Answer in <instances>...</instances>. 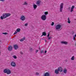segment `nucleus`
<instances>
[{
	"instance_id": "bb28decb",
	"label": "nucleus",
	"mask_w": 76,
	"mask_h": 76,
	"mask_svg": "<svg viewBox=\"0 0 76 76\" xmlns=\"http://www.w3.org/2000/svg\"><path fill=\"white\" fill-rule=\"evenodd\" d=\"M45 15H48V12H45Z\"/></svg>"
},
{
	"instance_id": "ea45409f",
	"label": "nucleus",
	"mask_w": 76,
	"mask_h": 76,
	"mask_svg": "<svg viewBox=\"0 0 76 76\" xmlns=\"http://www.w3.org/2000/svg\"><path fill=\"white\" fill-rule=\"evenodd\" d=\"M49 37V34L48 35V37Z\"/></svg>"
},
{
	"instance_id": "f3484780",
	"label": "nucleus",
	"mask_w": 76,
	"mask_h": 76,
	"mask_svg": "<svg viewBox=\"0 0 76 76\" xmlns=\"http://www.w3.org/2000/svg\"><path fill=\"white\" fill-rule=\"evenodd\" d=\"M25 39V37H24L22 39H20V41H21V42H22L23 41H24V40Z\"/></svg>"
},
{
	"instance_id": "4be33fe9",
	"label": "nucleus",
	"mask_w": 76,
	"mask_h": 76,
	"mask_svg": "<svg viewBox=\"0 0 76 76\" xmlns=\"http://www.w3.org/2000/svg\"><path fill=\"white\" fill-rule=\"evenodd\" d=\"M71 60H75V56H72L71 58Z\"/></svg>"
},
{
	"instance_id": "cd10ccee",
	"label": "nucleus",
	"mask_w": 76,
	"mask_h": 76,
	"mask_svg": "<svg viewBox=\"0 0 76 76\" xmlns=\"http://www.w3.org/2000/svg\"><path fill=\"white\" fill-rule=\"evenodd\" d=\"M36 75H39V73L38 72H36Z\"/></svg>"
},
{
	"instance_id": "6e6552de",
	"label": "nucleus",
	"mask_w": 76,
	"mask_h": 76,
	"mask_svg": "<svg viewBox=\"0 0 76 76\" xmlns=\"http://www.w3.org/2000/svg\"><path fill=\"white\" fill-rule=\"evenodd\" d=\"M20 19L21 20L23 21V20H25V17L23 16H22L20 17Z\"/></svg>"
},
{
	"instance_id": "f704fd0d",
	"label": "nucleus",
	"mask_w": 76,
	"mask_h": 76,
	"mask_svg": "<svg viewBox=\"0 0 76 76\" xmlns=\"http://www.w3.org/2000/svg\"><path fill=\"white\" fill-rule=\"evenodd\" d=\"M51 37H48V39H51Z\"/></svg>"
},
{
	"instance_id": "b1692460",
	"label": "nucleus",
	"mask_w": 76,
	"mask_h": 76,
	"mask_svg": "<svg viewBox=\"0 0 76 76\" xmlns=\"http://www.w3.org/2000/svg\"><path fill=\"white\" fill-rule=\"evenodd\" d=\"M13 57L15 59H16V58H17V57L15 56H13Z\"/></svg>"
},
{
	"instance_id": "5701e85b",
	"label": "nucleus",
	"mask_w": 76,
	"mask_h": 76,
	"mask_svg": "<svg viewBox=\"0 0 76 76\" xmlns=\"http://www.w3.org/2000/svg\"><path fill=\"white\" fill-rule=\"evenodd\" d=\"M23 4V5H28V3H27L26 2H25Z\"/></svg>"
},
{
	"instance_id": "dca6fc26",
	"label": "nucleus",
	"mask_w": 76,
	"mask_h": 76,
	"mask_svg": "<svg viewBox=\"0 0 76 76\" xmlns=\"http://www.w3.org/2000/svg\"><path fill=\"white\" fill-rule=\"evenodd\" d=\"M44 76H50L48 72H46L44 75Z\"/></svg>"
},
{
	"instance_id": "7c9ffc66",
	"label": "nucleus",
	"mask_w": 76,
	"mask_h": 76,
	"mask_svg": "<svg viewBox=\"0 0 76 76\" xmlns=\"http://www.w3.org/2000/svg\"><path fill=\"white\" fill-rule=\"evenodd\" d=\"M20 54H21V55H22V54H23V52H22V51H20Z\"/></svg>"
},
{
	"instance_id": "f03ea898",
	"label": "nucleus",
	"mask_w": 76,
	"mask_h": 76,
	"mask_svg": "<svg viewBox=\"0 0 76 76\" xmlns=\"http://www.w3.org/2000/svg\"><path fill=\"white\" fill-rule=\"evenodd\" d=\"M11 15V14L9 13H5L3 14V17L4 19L6 18Z\"/></svg>"
},
{
	"instance_id": "c756f323",
	"label": "nucleus",
	"mask_w": 76,
	"mask_h": 76,
	"mask_svg": "<svg viewBox=\"0 0 76 76\" xmlns=\"http://www.w3.org/2000/svg\"><path fill=\"white\" fill-rule=\"evenodd\" d=\"M25 26H28V23H26L25 24Z\"/></svg>"
},
{
	"instance_id": "72a5a7b5",
	"label": "nucleus",
	"mask_w": 76,
	"mask_h": 76,
	"mask_svg": "<svg viewBox=\"0 0 76 76\" xmlns=\"http://www.w3.org/2000/svg\"><path fill=\"white\" fill-rule=\"evenodd\" d=\"M75 36H74L73 37V39H74V40H75Z\"/></svg>"
},
{
	"instance_id": "c03bdc74",
	"label": "nucleus",
	"mask_w": 76,
	"mask_h": 76,
	"mask_svg": "<svg viewBox=\"0 0 76 76\" xmlns=\"http://www.w3.org/2000/svg\"><path fill=\"white\" fill-rule=\"evenodd\" d=\"M0 42H1V41H0Z\"/></svg>"
},
{
	"instance_id": "37998d69",
	"label": "nucleus",
	"mask_w": 76,
	"mask_h": 76,
	"mask_svg": "<svg viewBox=\"0 0 76 76\" xmlns=\"http://www.w3.org/2000/svg\"><path fill=\"white\" fill-rule=\"evenodd\" d=\"M39 49H40V47H39Z\"/></svg>"
},
{
	"instance_id": "f257e3e1",
	"label": "nucleus",
	"mask_w": 76,
	"mask_h": 76,
	"mask_svg": "<svg viewBox=\"0 0 76 76\" xmlns=\"http://www.w3.org/2000/svg\"><path fill=\"white\" fill-rule=\"evenodd\" d=\"M4 72L5 73H7V75H9L11 73V71L9 69H5L4 70Z\"/></svg>"
},
{
	"instance_id": "58836bf2",
	"label": "nucleus",
	"mask_w": 76,
	"mask_h": 76,
	"mask_svg": "<svg viewBox=\"0 0 76 76\" xmlns=\"http://www.w3.org/2000/svg\"><path fill=\"white\" fill-rule=\"evenodd\" d=\"M32 50V48H31L30 49V50Z\"/></svg>"
},
{
	"instance_id": "1a4fd4ad",
	"label": "nucleus",
	"mask_w": 76,
	"mask_h": 76,
	"mask_svg": "<svg viewBox=\"0 0 76 76\" xmlns=\"http://www.w3.org/2000/svg\"><path fill=\"white\" fill-rule=\"evenodd\" d=\"M58 70L59 72H62V71H63V68L61 67H59L58 68Z\"/></svg>"
},
{
	"instance_id": "aec40b11",
	"label": "nucleus",
	"mask_w": 76,
	"mask_h": 76,
	"mask_svg": "<svg viewBox=\"0 0 76 76\" xmlns=\"http://www.w3.org/2000/svg\"><path fill=\"white\" fill-rule=\"evenodd\" d=\"M71 22V21H70V18H68V23H70Z\"/></svg>"
},
{
	"instance_id": "a18cd8bd",
	"label": "nucleus",
	"mask_w": 76,
	"mask_h": 76,
	"mask_svg": "<svg viewBox=\"0 0 76 76\" xmlns=\"http://www.w3.org/2000/svg\"><path fill=\"white\" fill-rule=\"evenodd\" d=\"M0 1H1V0H0Z\"/></svg>"
},
{
	"instance_id": "a19ab883",
	"label": "nucleus",
	"mask_w": 76,
	"mask_h": 76,
	"mask_svg": "<svg viewBox=\"0 0 76 76\" xmlns=\"http://www.w3.org/2000/svg\"><path fill=\"white\" fill-rule=\"evenodd\" d=\"M45 42H47V40H45Z\"/></svg>"
},
{
	"instance_id": "a878e982",
	"label": "nucleus",
	"mask_w": 76,
	"mask_h": 76,
	"mask_svg": "<svg viewBox=\"0 0 76 76\" xmlns=\"http://www.w3.org/2000/svg\"><path fill=\"white\" fill-rule=\"evenodd\" d=\"M54 25V23L53 22H52V23L51 24V25L52 26H53Z\"/></svg>"
},
{
	"instance_id": "79ce46f5",
	"label": "nucleus",
	"mask_w": 76,
	"mask_h": 76,
	"mask_svg": "<svg viewBox=\"0 0 76 76\" xmlns=\"http://www.w3.org/2000/svg\"><path fill=\"white\" fill-rule=\"evenodd\" d=\"M75 37H76V34L75 35Z\"/></svg>"
},
{
	"instance_id": "393cba45",
	"label": "nucleus",
	"mask_w": 76,
	"mask_h": 76,
	"mask_svg": "<svg viewBox=\"0 0 76 76\" xmlns=\"http://www.w3.org/2000/svg\"><path fill=\"white\" fill-rule=\"evenodd\" d=\"M1 19H2V20H3V19H4V17H3V15H2V16H1Z\"/></svg>"
},
{
	"instance_id": "9b49d317",
	"label": "nucleus",
	"mask_w": 76,
	"mask_h": 76,
	"mask_svg": "<svg viewBox=\"0 0 76 76\" xmlns=\"http://www.w3.org/2000/svg\"><path fill=\"white\" fill-rule=\"evenodd\" d=\"M12 48L13 47L11 46L8 47V50L9 51H12Z\"/></svg>"
},
{
	"instance_id": "412c9836",
	"label": "nucleus",
	"mask_w": 76,
	"mask_h": 76,
	"mask_svg": "<svg viewBox=\"0 0 76 76\" xmlns=\"http://www.w3.org/2000/svg\"><path fill=\"white\" fill-rule=\"evenodd\" d=\"M16 31H17L18 32H19L20 31V29L19 28H18L16 30Z\"/></svg>"
},
{
	"instance_id": "ddd939ff",
	"label": "nucleus",
	"mask_w": 76,
	"mask_h": 76,
	"mask_svg": "<svg viewBox=\"0 0 76 76\" xmlns=\"http://www.w3.org/2000/svg\"><path fill=\"white\" fill-rule=\"evenodd\" d=\"M41 3V1H38L37 2V4L38 5V6H39V4Z\"/></svg>"
},
{
	"instance_id": "c9c22d12",
	"label": "nucleus",
	"mask_w": 76,
	"mask_h": 76,
	"mask_svg": "<svg viewBox=\"0 0 76 76\" xmlns=\"http://www.w3.org/2000/svg\"><path fill=\"white\" fill-rule=\"evenodd\" d=\"M5 0H1V1H4Z\"/></svg>"
},
{
	"instance_id": "7ed1b4c3",
	"label": "nucleus",
	"mask_w": 76,
	"mask_h": 76,
	"mask_svg": "<svg viewBox=\"0 0 76 76\" xmlns=\"http://www.w3.org/2000/svg\"><path fill=\"white\" fill-rule=\"evenodd\" d=\"M63 5H64L63 3H61L60 4V12H62L63 9Z\"/></svg>"
},
{
	"instance_id": "39448f33",
	"label": "nucleus",
	"mask_w": 76,
	"mask_h": 76,
	"mask_svg": "<svg viewBox=\"0 0 76 76\" xmlns=\"http://www.w3.org/2000/svg\"><path fill=\"white\" fill-rule=\"evenodd\" d=\"M61 25L60 24H58L56 26L55 28L56 30H59V29H60L61 28Z\"/></svg>"
},
{
	"instance_id": "423d86ee",
	"label": "nucleus",
	"mask_w": 76,
	"mask_h": 76,
	"mask_svg": "<svg viewBox=\"0 0 76 76\" xmlns=\"http://www.w3.org/2000/svg\"><path fill=\"white\" fill-rule=\"evenodd\" d=\"M41 19L43 20H45L47 17H46V15H42L41 17Z\"/></svg>"
},
{
	"instance_id": "2eb2a0df",
	"label": "nucleus",
	"mask_w": 76,
	"mask_h": 76,
	"mask_svg": "<svg viewBox=\"0 0 76 76\" xmlns=\"http://www.w3.org/2000/svg\"><path fill=\"white\" fill-rule=\"evenodd\" d=\"M33 7L34 9H36L37 8V5L34 4L33 5Z\"/></svg>"
},
{
	"instance_id": "473e14b6",
	"label": "nucleus",
	"mask_w": 76,
	"mask_h": 76,
	"mask_svg": "<svg viewBox=\"0 0 76 76\" xmlns=\"http://www.w3.org/2000/svg\"><path fill=\"white\" fill-rule=\"evenodd\" d=\"M3 34H4L5 35H6L7 34V33H3Z\"/></svg>"
},
{
	"instance_id": "9d476101",
	"label": "nucleus",
	"mask_w": 76,
	"mask_h": 76,
	"mask_svg": "<svg viewBox=\"0 0 76 76\" xmlns=\"http://www.w3.org/2000/svg\"><path fill=\"white\" fill-rule=\"evenodd\" d=\"M14 47L15 50H17L18 48V46L17 45H14Z\"/></svg>"
},
{
	"instance_id": "2f4dec72",
	"label": "nucleus",
	"mask_w": 76,
	"mask_h": 76,
	"mask_svg": "<svg viewBox=\"0 0 76 76\" xmlns=\"http://www.w3.org/2000/svg\"><path fill=\"white\" fill-rule=\"evenodd\" d=\"M18 31H15L14 33V34H17V33H18Z\"/></svg>"
},
{
	"instance_id": "4c0bfd02",
	"label": "nucleus",
	"mask_w": 76,
	"mask_h": 76,
	"mask_svg": "<svg viewBox=\"0 0 76 76\" xmlns=\"http://www.w3.org/2000/svg\"><path fill=\"white\" fill-rule=\"evenodd\" d=\"M38 50H37L36 51V53H37L38 52Z\"/></svg>"
},
{
	"instance_id": "a211bd4d",
	"label": "nucleus",
	"mask_w": 76,
	"mask_h": 76,
	"mask_svg": "<svg viewBox=\"0 0 76 76\" xmlns=\"http://www.w3.org/2000/svg\"><path fill=\"white\" fill-rule=\"evenodd\" d=\"M67 69H64V73L65 74L66 73H67Z\"/></svg>"
},
{
	"instance_id": "f8f14e48",
	"label": "nucleus",
	"mask_w": 76,
	"mask_h": 76,
	"mask_svg": "<svg viewBox=\"0 0 76 76\" xmlns=\"http://www.w3.org/2000/svg\"><path fill=\"white\" fill-rule=\"evenodd\" d=\"M61 44H65V45H67V42L66 41H62L61 42Z\"/></svg>"
},
{
	"instance_id": "6ab92c4d",
	"label": "nucleus",
	"mask_w": 76,
	"mask_h": 76,
	"mask_svg": "<svg viewBox=\"0 0 76 76\" xmlns=\"http://www.w3.org/2000/svg\"><path fill=\"white\" fill-rule=\"evenodd\" d=\"M46 33L45 32H43L42 33V36H45V35H46Z\"/></svg>"
},
{
	"instance_id": "0eeeda50",
	"label": "nucleus",
	"mask_w": 76,
	"mask_h": 76,
	"mask_svg": "<svg viewBox=\"0 0 76 76\" xmlns=\"http://www.w3.org/2000/svg\"><path fill=\"white\" fill-rule=\"evenodd\" d=\"M11 65L12 67H16V64L14 61H12L11 63Z\"/></svg>"
},
{
	"instance_id": "c85d7f7f",
	"label": "nucleus",
	"mask_w": 76,
	"mask_h": 76,
	"mask_svg": "<svg viewBox=\"0 0 76 76\" xmlns=\"http://www.w3.org/2000/svg\"><path fill=\"white\" fill-rule=\"evenodd\" d=\"M40 52L41 53H44V51H43V50H42Z\"/></svg>"
},
{
	"instance_id": "4468645a",
	"label": "nucleus",
	"mask_w": 76,
	"mask_h": 76,
	"mask_svg": "<svg viewBox=\"0 0 76 76\" xmlns=\"http://www.w3.org/2000/svg\"><path fill=\"white\" fill-rule=\"evenodd\" d=\"M58 70L57 69H55V73L56 74H58L59 72H58Z\"/></svg>"
},
{
	"instance_id": "e433bc0d",
	"label": "nucleus",
	"mask_w": 76,
	"mask_h": 76,
	"mask_svg": "<svg viewBox=\"0 0 76 76\" xmlns=\"http://www.w3.org/2000/svg\"><path fill=\"white\" fill-rule=\"evenodd\" d=\"M47 50H45V53H47Z\"/></svg>"
},
{
	"instance_id": "20e7f679",
	"label": "nucleus",
	"mask_w": 76,
	"mask_h": 76,
	"mask_svg": "<svg viewBox=\"0 0 76 76\" xmlns=\"http://www.w3.org/2000/svg\"><path fill=\"white\" fill-rule=\"evenodd\" d=\"M75 8V6L73 5L72 7H69L68 8V10H70L71 9L70 12H73L74 10V8Z\"/></svg>"
}]
</instances>
